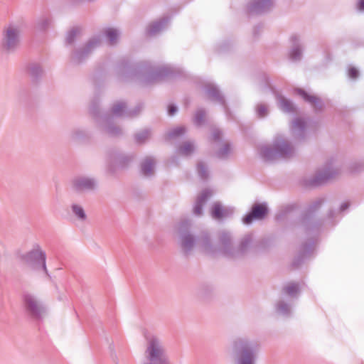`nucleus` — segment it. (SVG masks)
<instances>
[{
  "mask_svg": "<svg viewBox=\"0 0 364 364\" xmlns=\"http://www.w3.org/2000/svg\"><path fill=\"white\" fill-rule=\"evenodd\" d=\"M177 242L181 251L186 256H188L196 245L205 252L214 254L218 252L230 258H238L244 256L251 250L255 252L260 249H264L269 244L268 240H261L253 244L252 236H245L238 247L235 248L232 244V239L228 232H224L220 236L219 244L214 246L211 242L210 234L207 231H203L196 236L191 229H178Z\"/></svg>",
  "mask_w": 364,
  "mask_h": 364,
  "instance_id": "f257e3e1",
  "label": "nucleus"
},
{
  "mask_svg": "<svg viewBox=\"0 0 364 364\" xmlns=\"http://www.w3.org/2000/svg\"><path fill=\"white\" fill-rule=\"evenodd\" d=\"M294 153V146L282 135L275 136L271 144L263 145L259 148L261 157L268 161L290 158Z\"/></svg>",
  "mask_w": 364,
  "mask_h": 364,
  "instance_id": "f03ea898",
  "label": "nucleus"
},
{
  "mask_svg": "<svg viewBox=\"0 0 364 364\" xmlns=\"http://www.w3.org/2000/svg\"><path fill=\"white\" fill-rule=\"evenodd\" d=\"M317 230L318 229H305L301 235L296 255L291 262L294 269L300 267L313 255L318 239Z\"/></svg>",
  "mask_w": 364,
  "mask_h": 364,
  "instance_id": "7ed1b4c3",
  "label": "nucleus"
},
{
  "mask_svg": "<svg viewBox=\"0 0 364 364\" xmlns=\"http://www.w3.org/2000/svg\"><path fill=\"white\" fill-rule=\"evenodd\" d=\"M120 32L115 28H106L102 31L100 36H96L90 39L85 47L75 50L73 55V60L79 63L84 60L88 54L102 43V38H105L111 46L115 45L119 38Z\"/></svg>",
  "mask_w": 364,
  "mask_h": 364,
  "instance_id": "20e7f679",
  "label": "nucleus"
},
{
  "mask_svg": "<svg viewBox=\"0 0 364 364\" xmlns=\"http://www.w3.org/2000/svg\"><path fill=\"white\" fill-rule=\"evenodd\" d=\"M258 345L247 338H238L232 343L235 364H255Z\"/></svg>",
  "mask_w": 364,
  "mask_h": 364,
  "instance_id": "39448f33",
  "label": "nucleus"
},
{
  "mask_svg": "<svg viewBox=\"0 0 364 364\" xmlns=\"http://www.w3.org/2000/svg\"><path fill=\"white\" fill-rule=\"evenodd\" d=\"M145 357V364H170L162 341L155 336L146 337Z\"/></svg>",
  "mask_w": 364,
  "mask_h": 364,
  "instance_id": "423d86ee",
  "label": "nucleus"
},
{
  "mask_svg": "<svg viewBox=\"0 0 364 364\" xmlns=\"http://www.w3.org/2000/svg\"><path fill=\"white\" fill-rule=\"evenodd\" d=\"M22 28L20 23H11L6 26L2 31L1 47L8 53L15 51L21 41Z\"/></svg>",
  "mask_w": 364,
  "mask_h": 364,
  "instance_id": "0eeeda50",
  "label": "nucleus"
},
{
  "mask_svg": "<svg viewBox=\"0 0 364 364\" xmlns=\"http://www.w3.org/2000/svg\"><path fill=\"white\" fill-rule=\"evenodd\" d=\"M21 259L32 269L43 271L49 277L46 264V254L43 251L39 245L35 244L30 251L21 256Z\"/></svg>",
  "mask_w": 364,
  "mask_h": 364,
  "instance_id": "6e6552de",
  "label": "nucleus"
},
{
  "mask_svg": "<svg viewBox=\"0 0 364 364\" xmlns=\"http://www.w3.org/2000/svg\"><path fill=\"white\" fill-rule=\"evenodd\" d=\"M338 171L339 168L336 166L335 161L333 159L328 160L316 171L314 176L309 180V184L311 186L322 184L333 178L338 173Z\"/></svg>",
  "mask_w": 364,
  "mask_h": 364,
  "instance_id": "1a4fd4ad",
  "label": "nucleus"
},
{
  "mask_svg": "<svg viewBox=\"0 0 364 364\" xmlns=\"http://www.w3.org/2000/svg\"><path fill=\"white\" fill-rule=\"evenodd\" d=\"M269 213L267 203H256L252 205L251 210L243 218V223L250 225L255 220H264Z\"/></svg>",
  "mask_w": 364,
  "mask_h": 364,
  "instance_id": "9d476101",
  "label": "nucleus"
},
{
  "mask_svg": "<svg viewBox=\"0 0 364 364\" xmlns=\"http://www.w3.org/2000/svg\"><path fill=\"white\" fill-rule=\"evenodd\" d=\"M97 184L95 178L87 176H77L70 181L71 188L77 192L92 191Z\"/></svg>",
  "mask_w": 364,
  "mask_h": 364,
  "instance_id": "9b49d317",
  "label": "nucleus"
},
{
  "mask_svg": "<svg viewBox=\"0 0 364 364\" xmlns=\"http://www.w3.org/2000/svg\"><path fill=\"white\" fill-rule=\"evenodd\" d=\"M23 299L28 313L31 316L39 318L45 311L40 301L33 294L27 292L23 294Z\"/></svg>",
  "mask_w": 364,
  "mask_h": 364,
  "instance_id": "f8f14e48",
  "label": "nucleus"
},
{
  "mask_svg": "<svg viewBox=\"0 0 364 364\" xmlns=\"http://www.w3.org/2000/svg\"><path fill=\"white\" fill-rule=\"evenodd\" d=\"M235 208L231 206L223 205L220 202H215L211 207L210 214L215 220H222L232 215Z\"/></svg>",
  "mask_w": 364,
  "mask_h": 364,
  "instance_id": "ddd939ff",
  "label": "nucleus"
},
{
  "mask_svg": "<svg viewBox=\"0 0 364 364\" xmlns=\"http://www.w3.org/2000/svg\"><path fill=\"white\" fill-rule=\"evenodd\" d=\"M274 5L272 0H252L247 6L252 14H262L270 10Z\"/></svg>",
  "mask_w": 364,
  "mask_h": 364,
  "instance_id": "4468645a",
  "label": "nucleus"
},
{
  "mask_svg": "<svg viewBox=\"0 0 364 364\" xmlns=\"http://www.w3.org/2000/svg\"><path fill=\"white\" fill-rule=\"evenodd\" d=\"M213 192L210 189H204L196 198L193 213L196 215H201L203 213V206L208 199L213 195Z\"/></svg>",
  "mask_w": 364,
  "mask_h": 364,
  "instance_id": "2eb2a0df",
  "label": "nucleus"
},
{
  "mask_svg": "<svg viewBox=\"0 0 364 364\" xmlns=\"http://www.w3.org/2000/svg\"><path fill=\"white\" fill-rule=\"evenodd\" d=\"M136 69L137 72H141L142 73L144 78L143 80L147 83L159 80L164 75L161 70H154L147 67H140Z\"/></svg>",
  "mask_w": 364,
  "mask_h": 364,
  "instance_id": "dca6fc26",
  "label": "nucleus"
},
{
  "mask_svg": "<svg viewBox=\"0 0 364 364\" xmlns=\"http://www.w3.org/2000/svg\"><path fill=\"white\" fill-rule=\"evenodd\" d=\"M112 114L114 117H133L136 114L134 110H127L126 104L124 102H117L112 107Z\"/></svg>",
  "mask_w": 364,
  "mask_h": 364,
  "instance_id": "f3484780",
  "label": "nucleus"
},
{
  "mask_svg": "<svg viewBox=\"0 0 364 364\" xmlns=\"http://www.w3.org/2000/svg\"><path fill=\"white\" fill-rule=\"evenodd\" d=\"M156 161L151 156H147L143 159L141 164V171L144 176L149 177L154 175Z\"/></svg>",
  "mask_w": 364,
  "mask_h": 364,
  "instance_id": "a211bd4d",
  "label": "nucleus"
},
{
  "mask_svg": "<svg viewBox=\"0 0 364 364\" xmlns=\"http://www.w3.org/2000/svg\"><path fill=\"white\" fill-rule=\"evenodd\" d=\"M296 92L306 102L314 106L316 109H321L323 107V102L321 100L315 95H311L306 91L298 89Z\"/></svg>",
  "mask_w": 364,
  "mask_h": 364,
  "instance_id": "6ab92c4d",
  "label": "nucleus"
},
{
  "mask_svg": "<svg viewBox=\"0 0 364 364\" xmlns=\"http://www.w3.org/2000/svg\"><path fill=\"white\" fill-rule=\"evenodd\" d=\"M168 18L164 17L158 21L151 23L147 28V33L150 36H154L163 31L168 24Z\"/></svg>",
  "mask_w": 364,
  "mask_h": 364,
  "instance_id": "aec40b11",
  "label": "nucleus"
},
{
  "mask_svg": "<svg viewBox=\"0 0 364 364\" xmlns=\"http://www.w3.org/2000/svg\"><path fill=\"white\" fill-rule=\"evenodd\" d=\"M205 92L212 100L224 104V98L215 85L210 82L207 83L205 85Z\"/></svg>",
  "mask_w": 364,
  "mask_h": 364,
  "instance_id": "412c9836",
  "label": "nucleus"
},
{
  "mask_svg": "<svg viewBox=\"0 0 364 364\" xmlns=\"http://www.w3.org/2000/svg\"><path fill=\"white\" fill-rule=\"evenodd\" d=\"M232 152V148L228 141H222L218 144L216 156L219 159H227Z\"/></svg>",
  "mask_w": 364,
  "mask_h": 364,
  "instance_id": "4be33fe9",
  "label": "nucleus"
},
{
  "mask_svg": "<svg viewBox=\"0 0 364 364\" xmlns=\"http://www.w3.org/2000/svg\"><path fill=\"white\" fill-rule=\"evenodd\" d=\"M293 47L290 51V58L293 60H298L301 57V48L299 45V38L297 36H293L291 38Z\"/></svg>",
  "mask_w": 364,
  "mask_h": 364,
  "instance_id": "5701e85b",
  "label": "nucleus"
},
{
  "mask_svg": "<svg viewBox=\"0 0 364 364\" xmlns=\"http://www.w3.org/2000/svg\"><path fill=\"white\" fill-rule=\"evenodd\" d=\"M279 107L285 112H293L295 109L293 103L281 95H276Z\"/></svg>",
  "mask_w": 364,
  "mask_h": 364,
  "instance_id": "b1692460",
  "label": "nucleus"
},
{
  "mask_svg": "<svg viewBox=\"0 0 364 364\" xmlns=\"http://www.w3.org/2000/svg\"><path fill=\"white\" fill-rule=\"evenodd\" d=\"M306 122L301 118L296 119L291 124V129L293 134L297 137L303 136Z\"/></svg>",
  "mask_w": 364,
  "mask_h": 364,
  "instance_id": "393cba45",
  "label": "nucleus"
},
{
  "mask_svg": "<svg viewBox=\"0 0 364 364\" xmlns=\"http://www.w3.org/2000/svg\"><path fill=\"white\" fill-rule=\"evenodd\" d=\"M283 292L291 297H296L300 292L299 284L296 282H289L283 287Z\"/></svg>",
  "mask_w": 364,
  "mask_h": 364,
  "instance_id": "a878e982",
  "label": "nucleus"
},
{
  "mask_svg": "<svg viewBox=\"0 0 364 364\" xmlns=\"http://www.w3.org/2000/svg\"><path fill=\"white\" fill-rule=\"evenodd\" d=\"M350 205V201L346 200L340 205L338 210H331L328 215V220H329V223L334 222L336 220V215L338 213H344L345 211H346L349 208Z\"/></svg>",
  "mask_w": 364,
  "mask_h": 364,
  "instance_id": "bb28decb",
  "label": "nucleus"
},
{
  "mask_svg": "<svg viewBox=\"0 0 364 364\" xmlns=\"http://www.w3.org/2000/svg\"><path fill=\"white\" fill-rule=\"evenodd\" d=\"M51 23V19L47 16L39 17L35 23V28L38 31H44L49 28Z\"/></svg>",
  "mask_w": 364,
  "mask_h": 364,
  "instance_id": "cd10ccee",
  "label": "nucleus"
},
{
  "mask_svg": "<svg viewBox=\"0 0 364 364\" xmlns=\"http://www.w3.org/2000/svg\"><path fill=\"white\" fill-rule=\"evenodd\" d=\"M70 208L72 213L77 218V220L80 221H85L87 220V215L81 205L73 203L71 205Z\"/></svg>",
  "mask_w": 364,
  "mask_h": 364,
  "instance_id": "c85d7f7f",
  "label": "nucleus"
},
{
  "mask_svg": "<svg viewBox=\"0 0 364 364\" xmlns=\"http://www.w3.org/2000/svg\"><path fill=\"white\" fill-rule=\"evenodd\" d=\"M102 127L105 132L111 135H117L121 132L120 128L111 124L109 119H105L103 121Z\"/></svg>",
  "mask_w": 364,
  "mask_h": 364,
  "instance_id": "c756f323",
  "label": "nucleus"
},
{
  "mask_svg": "<svg viewBox=\"0 0 364 364\" xmlns=\"http://www.w3.org/2000/svg\"><path fill=\"white\" fill-rule=\"evenodd\" d=\"M88 136L87 130L81 128L75 129L70 133V138L74 141H81Z\"/></svg>",
  "mask_w": 364,
  "mask_h": 364,
  "instance_id": "7c9ffc66",
  "label": "nucleus"
},
{
  "mask_svg": "<svg viewBox=\"0 0 364 364\" xmlns=\"http://www.w3.org/2000/svg\"><path fill=\"white\" fill-rule=\"evenodd\" d=\"M277 311L285 316H289L291 314L290 305L284 301H279L276 305Z\"/></svg>",
  "mask_w": 364,
  "mask_h": 364,
  "instance_id": "2f4dec72",
  "label": "nucleus"
},
{
  "mask_svg": "<svg viewBox=\"0 0 364 364\" xmlns=\"http://www.w3.org/2000/svg\"><path fill=\"white\" fill-rule=\"evenodd\" d=\"M195 150V146L193 143L191 141H186L181 144V146L179 148L178 152L179 154L184 155V156H188L191 154H192Z\"/></svg>",
  "mask_w": 364,
  "mask_h": 364,
  "instance_id": "473e14b6",
  "label": "nucleus"
},
{
  "mask_svg": "<svg viewBox=\"0 0 364 364\" xmlns=\"http://www.w3.org/2000/svg\"><path fill=\"white\" fill-rule=\"evenodd\" d=\"M28 73L32 77L37 78L43 74V69L41 65L32 63L28 67Z\"/></svg>",
  "mask_w": 364,
  "mask_h": 364,
  "instance_id": "72a5a7b5",
  "label": "nucleus"
},
{
  "mask_svg": "<svg viewBox=\"0 0 364 364\" xmlns=\"http://www.w3.org/2000/svg\"><path fill=\"white\" fill-rule=\"evenodd\" d=\"M323 202L322 198H317L312 201L308 206L307 213L310 214L317 210L321 206Z\"/></svg>",
  "mask_w": 364,
  "mask_h": 364,
  "instance_id": "f704fd0d",
  "label": "nucleus"
},
{
  "mask_svg": "<svg viewBox=\"0 0 364 364\" xmlns=\"http://www.w3.org/2000/svg\"><path fill=\"white\" fill-rule=\"evenodd\" d=\"M80 33V29L78 28L71 29L67 34L66 42L69 44L73 43L75 39L79 36Z\"/></svg>",
  "mask_w": 364,
  "mask_h": 364,
  "instance_id": "c9c22d12",
  "label": "nucleus"
},
{
  "mask_svg": "<svg viewBox=\"0 0 364 364\" xmlns=\"http://www.w3.org/2000/svg\"><path fill=\"white\" fill-rule=\"evenodd\" d=\"M150 136V132L147 129L142 130L135 135V139L138 143L145 142Z\"/></svg>",
  "mask_w": 364,
  "mask_h": 364,
  "instance_id": "e433bc0d",
  "label": "nucleus"
},
{
  "mask_svg": "<svg viewBox=\"0 0 364 364\" xmlns=\"http://www.w3.org/2000/svg\"><path fill=\"white\" fill-rule=\"evenodd\" d=\"M268 107L264 104H259L256 107V113L259 117H264L268 114Z\"/></svg>",
  "mask_w": 364,
  "mask_h": 364,
  "instance_id": "4c0bfd02",
  "label": "nucleus"
},
{
  "mask_svg": "<svg viewBox=\"0 0 364 364\" xmlns=\"http://www.w3.org/2000/svg\"><path fill=\"white\" fill-rule=\"evenodd\" d=\"M185 131L186 129L183 127H178L170 130L168 133V136L170 139L174 138L183 134Z\"/></svg>",
  "mask_w": 364,
  "mask_h": 364,
  "instance_id": "58836bf2",
  "label": "nucleus"
},
{
  "mask_svg": "<svg viewBox=\"0 0 364 364\" xmlns=\"http://www.w3.org/2000/svg\"><path fill=\"white\" fill-rule=\"evenodd\" d=\"M205 116V112L203 109H198L196 112L195 117H194V122L196 124L200 125L201 124L203 121Z\"/></svg>",
  "mask_w": 364,
  "mask_h": 364,
  "instance_id": "ea45409f",
  "label": "nucleus"
},
{
  "mask_svg": "<svg viewBox=\"0 0 364 364\" xmlns=\"http://www.w3.org/2000/svg\"><path fill=\"white\" fill-rule=\"evenodd\" d=\"M198 172L200 176L203 178H205L208 176V169L206 165L203 162L198 164Z\"/></svg>",
  "mask_w": 364,
  "mask_h": 364,
  "instance_id": "a19ab883",
  "label": "nucleus"
},
{
  "mask_svg": "<svg viewBox=\"0 0 364 364\" xmlns=\"http://www.w3.org/2000/svg\"><path fill=\"white\" fill-rule=\"evenodd\" d=\"M348 75L350 78L355 80L359 76V71L354 67H350Z\"/></svg>",
  "mask_w": 364,
  "mask_h": 364,
  "instance_id": "79ce46f5",
  "label": "nucleus"
},
{
  "mask_svg": "<svg viewBox=\"0 0 364 364\" xmlns=\"http://www.w3.org/2000/svg\"><path fill=\"white\" fill-rule=\"evenodd\" d=\"M212 136L215 141H219L222 136V132L219 129H215L213 132Z\"/></svg>",
  "mask_w": 364,
  "mask_h": 364,
  "instance_id": "37998d69",
  "label": "nucleus"
},
{
  "mask_svg": "<svg viewBox=\"0 0 364 364\" xmlns=\"http://www.w3.org/2000/svg\"><path fill=\"white\" fill-rule=\"evenodd\" d=\"M177 112V107L173 105H171L168 106V115L170 116H173Z\"/></svg>",
  "mask_w": 364,
  "mask_h": 364,
  "instance_id": "c03bdc74",
  "label": "nucleus"
},
{
  "mask_svg": "<svg viewBox=\"0 0 364 364\" xmlns=\"http://www.w3.org/2000/svg\"><path fill=\"white\" fill-rule=\"evenodd\" d=\"M357 7L360 11H364V0H359Z\"/></svg>",
  "mask_w": 364,
  "mask_h": 364,
  "instance_id": "a18cd8bd",
  "label": "nucleus"
},
{
  "mask_svg": "<svg viewBox=\"0 0 364 364\" xmlns=\"http://www.w3.org/2000/svg\"><path fill=\"white\" fill-rule=\"evenodd\" d=\"M120 70H126L127 72H129V66L125 64V65H122L119 68Z\"/></svg>",
  "mask_w": 364,
  "mask_h": 364,
  "instance_id": "49530a36",
  "label": "nucleus"
}]
</instances>
